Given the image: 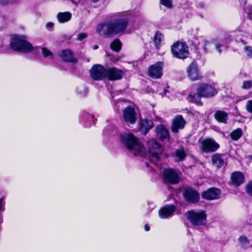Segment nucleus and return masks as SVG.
Returning a JSON list of instances; mask_svg holds the SVG:
<instances>
[{"instance_id": "1", "label": "nucleus", "mask_w": 252, "mask_h": 252, "mask_svg": "<svg viewBox=\"0 0 252 252\" xmlns=\"http://www.w3.org/2000/svg\"><path fill=\"white\" fill-rule=\"evenodd\" d=\"M127 25L128 21L126 18L117 19L99 24L96 28V32L105 38L112 37L123 32Z\"/></svg>"}, {"instance_id": "2", "label": "nucleus", "mask_w": 252, "mask_h": 252, "mask_svg": "<svg viewBox=\"0 0 252 252\" xmlns=\"http://www.w3.org/2000/svg\"><path fill=\"white\" fill-rule=\"evenodd\" d=\"M121 143L135 156L145 155V149L139 140L131 133H124L120 136Z\"/></svg>"}, {"instance_id": "3", "label": "nucleus", "mask_w": 252, "mask_h": 252, "mask_svg": "<svg viewBox=\"0 0 252 252\" xmlns=\"http://www.w3.org/2000/svg\"><path fill=\"white\" fill-rule=\"evenodd\" d=\"M10 45L13 50L23 53L31 52L33 50V47L27 40V37L24 35H13L11 37Z\"/></svg>"}, {"instance_id": "4", "label": "nucleus", "mask_w": 252, "mask_h": 252, "mask_svg": "<svg viewBox=\"0 0 252 252\" xmlns=\"http://www.w3.org/2000/svg\"><path fill=\"white\" fill-rule=\"evenodd\" d=\"M186 215L193 225L201 226L207 223V214L204 210H192L188 211Z\"/></svg>"}, {"instance_id": "5", "label": "nucleus", "mask_w": 252, "mask_h": 252, "mask_svg": "<svg viewBox=\"0 0 252 252\" xmlns=\"http://www.w3.org/2000/svg\"><path fill=\"white\" fill-rule=\"evenodd\" d=\"M147 148L151 156V160L155 164L160 160L162 148L155 139H151L147 142Z\"/></svg>"}, {"instance_id": "6", "label": "nucleus", "mask_w": 252, "mask_h": 252, "mask_svg": "<svg viewBox=\"0 0 252 252\" xmlns=\"http://www.w3.org/2000/svg\"><path fill=\"white\" fill-rule=\"evenodd\" d=\"M200 149L206 153H213L218 150L220 148V145L213 138H206L203 139H199Z\"/></svg>"}, {"instance_id": "7", "label": "nucleus", "mask_w": 252, "mask_h": 252, "mask_svg": "<svg viewBox=\"0 0 252 252\" xmlns=\"http://www.w3.org/2000/svg\"><path fill=\"white\" fill-rule=\"evenodd\" d=\"M171 52L173 56L179 59H185L189 56V47L183 42H177L171 47Z\"/></svg>"}, {"instance_id": "8", "label": "nucleus", "mask_w": 252, "mask_h": 252, "mask_svg": "<svg viewBox=\"0 0 252 252\" xmlns=\"http://www.w3.org/2000/svg\"><path fill=\"white\" fill-rule=\"evenodd\" d=\"M163 175L166 183L176 184L180 182L181 172L178 170L172 168H166L163 170Z\"/></svg>"}, {"instance_id": "9", "label": "nucleus", "mask_w": 252, "mask_h": 252, "mask_svg": "<svg viewBox=\"0 0 252 252\" xmlns=\"http://www.w3.org/2000/svg\"><path fill=\"white\" fill-rule=\"evenodd\" d=\"M197 93L198 95L205 98H210L216 95L218 92L213 86L206 84H202L197 88Z\"/></svg>"}, {"instance_id": "10", "label": "nucleus", "mask_w": 252, "mask_h": 252, "mask_svg": "<svg viewBox=\"0 0 252 252\" xmlns=\"http://www.w3.org/2000/svg\"><path fill=\"white\" fill-rule=\"evenodd\" d=\"M163 65L164 63L162 62H158L150 65L148 68V75L153 79L160 78L163 75Z\"/></svg>"}, {"instance_id": "11", "label": "nucleus", "mask_w": 252, "mask_h": 252, "mask_svg": "<svg viewBox=\"0 0 252 252\" xmlns=\"http://www.w3.org/2000/svg\"><path fill=\"white\" fill-rule=\"evenodd\" d=\"M106 70L101 65L95 64L90 70V75L94 80H100L106 77Z\"/></svg>"}, {"instance_id": "12", "label": "nucleus", "mask_w": 252, "mask_h": 252, "mask_svg": "<svg viewBox=\"0 0 252 252\" xmlns=\"http://www.w3.org/2000/svg\"><path fill=\"white\" fill-rule=\"evenodd\" d=\"M183 195L186 201L191 203H197L199 200V193L193 189L186 188L183 191Z\"/></svg>"}, {"instance_id": "13", "label": "nucleus", "mask_w": 252, "mask_h": 252, "mask_svg": "<svg viewBox=\"0 0 252 252\" xmlns=\"http://www.w3.org/2000/svg\"><path fill=\"white\" fill-rule=\"evenodd\" d=\"M125 121L128 125H132L136 121V114L135 109L132 106H128L125 108L123 112Z\"/></svg>"}, {"instance_id": "14", "label": "nucleus", "mask_w": 252, "mask_h": 252, "mask_svg": "<svg viewBox=\"0 0 252 252\" xmlns=\"http://www.w3.org/2000/svg\"><path fill=\"white\" fill-rule=\"evenodd\" d=\"M187 72L189 78L192 81L198 80L201 78L197 64L194 62L188 66Z\"/></svg>"}, {"instance_id": "15", "label": "nucleus", "mask_w": 252, "mask_h": 252, "mask_svg": "<svg viewBox=\"0 0 252 252\" xmlns=\"http://www.w3.org/2000/svg\"><path fill=\"white\" fill-rule=\"evenodd\" d=\"M124 75V72L117 68H109L106 70V77L111 81L120 80L123 78Z\"/></svg>"}, {"instance_id": "16", "label": "nucleus", "mask_w": 252, "mask_h": 252, "mask_svg": "<svg viewBox=\"0 0 252 252\" xmlns=\"http://www.w3.org/2000/svg\"><path fill=\"white\" fill-rule=\"evenodd\" d=\"M175 210L176 208L174 205L172 204L166 205L159 210V216L162 219H167L173 215Z\"/></svg>"}, {"instance_id": "17", "label": "nucleus", "mask_w": 252, "mask_h": 252, "mask_svg": "<svg viewBox=\"0 0 252 252\" xmlns=\"http://www.w3.org/2000/svg\"><path fill=\"white\" fill-rule=\"evenodd\" d=\"M186 124V121L181 115L177 116L173 120L171 129L174 133L178 132L179 129H183Z\"/></svg>"}, {"instance_id": "18", "label": "nucleus", "mask_w": 252, "mask_h": 252, "mask_svg": "<svg viewBox=\"0 0 252 252\" xmlns=\"http://www.w3.org/2000/svg\"><path fill=\"white\" fill-rule=\"evenodd\" d=\"M156 136L160 140L164 141L169 140V134L168 129L164 125H160L156 128Z\"/></svg>"}, {"instance_id": "19", "label": "nucleus", "mask_w": 252, "mask_h": 252, "mask_svg": "<svg viewBox=\"0 0 252 252\" xmlns=\"http://www.w3.org/2000/svg\"><path fill=\"white\" fill-rule=\"evenodd\" d=\"M220 190L216 188H210L204 191L202 194V197L207 200H214L220 197Z\"/></svg>"}, {"instance_id": "20", "label": "nucleus", "mask_w": 252, "mask_h": 252, "mask_svg": "<svg viewBox=\"0 0 252 252\" xmlns=\"http://www.w3.org/2000/svg\"><path fill=\"white\" fill-rule=\"evenodd\" d=\"M231 180L232 184L238 187L245 182V177L241 172L236 171L231 174Z\"/></svg>"}, {"instance_id": "21", "label": "nucleus", "mask_w": 252, "mask_h": 252, "mask_svg": "<svg viewBox=\"0 0 252 252\" xmlns=\"http://www.w3.org/2000/svg\"><path fill=\"white\" fill-rule=\"evenodd\" d=\"M60 57L64 62L76 63L77 60L73 57V54L69 49L62 50L60 53Z\"/></svg>"}, {"instance_id": "22", "label": "nucleus", "mask_w": 252, "mask_h": 252, "mask_svg": "<svg viewBox=\"0 0 252 252\" xmlns=\"http://www.w3.org/2000/svg\"><path fill=\"white\" fill-rule=\"evenodd\" d=\"M224 155L215 154L212 157V162L213 164L218 169L222 167L225 164V161L224 159Z\"/></svg>"}, {"instance_id": "23", "label": "nucleus", "mask_w": 252, "mask_h": 252, "mask_svg": "<svg viewBox=\"0 0 252 252\" xmlns=\"http://www.w3.org/2000/svg\"><path fill=\"white\" fill-rule=\"evenodd\" d=\"M214 118L217 122L223 124H227L228 119L227 113L221 110L216 111L214 114Z\"/></svg>"}, {"instance_id": "24", "label": "nucleus", "mask_w": 252, "mask_h": 252, "mask_svg": "<svg viewBox=\"0 0 252 252\" xmlns=\"http://www.w3.org/2000/svg\"><path fill=\"white\" fill-rule=\"evenodd\" d=\"M71 16V14L69 12H59L57 15V18L59 23H63L69 21Z\"/></svg>"}, {"instance_id": "25", "label": "nucleus", "mask_w": 252, "mask_h": 252, "mask_svg": "<svg viewBox=\"0 0 252 252\" xmlns=\"http://www.w3.org/2000/svg\"><path fill=\"white\" fill-rule=\"evenodd\" d=\"M173 156L176 161H180L184 160L187 156V154L183 148H180L175 150Z\"/></svg>"}, {"instance_id": "26", "label": "nucleus", "mask_w": 252, "mask_h": 252, "mask_svg": "<svg viewBox=\"0 0 252 252\" xmlns=\"http://www.w3.org/2000/svg\"><path fill=\"white\" fill-rule=\"evenodd\" d=\"M141 125V131H143L144 130H145V134H146L147 131H148L153 127V123L151 121L145 120L142 121Z\"/></svg>"}, {"instance_id": "27", "label": "nucleus", "mask_w": 252, "mask_h": 252, "mask_svg": "<svg viewBox=\"0 0 252 252\" xmlns=\"http://www.w3.org/2000/svg\"><path fill=\"white\" fill-rule=\"evenodd\" d=\"M163 35L159 32H157L154 37V41L157 49H159L161 45Z\"/></svg>"}, {"instance_id": "28", "label": "nucleus", "mask_w": 252, "mask_h": 252, "mask_svg": "<svg viewBox=\"0 0 252 252\" xmlns=\"http://www.w3.org/2000/svg\"><path fill=\"white\" fill-rule=\"evenodd\" d=\"M201 97L197 94L194 95L189 94L188 97V100L190 102L194 103L198 105H202V103L201 101Z\"/></svg>"}, {"instance_id": "29", "label": "nucleus", "mask_w": 252, "mask_h": 252, "mask_svg": "<svg viewBox=\"0 0 252 252\" xmlns=\"http://www.w3.org/2000/svg\"><path fill=\"white\" fill-rule=\"evenodd\" d=\"M238 242L242 248L246 249L250 243V240L245 235L241 236L238 239Z\"/></svg>"}, {"instance_id": "30", "label": "nucleus", "mask_w": 252, "mask_h": 252, "mask_svg": "<svg viewBox=\"0 0 252 252\" xmlns=\"http://www.w3.org/2000/svg\"><path fill=\"white\" fill-rule=\"evenodd\" d=\"M110 48L115 51L119 52L122 48V43L118 39H115L110 44Z\"/></svg>"}, {"instance_id": "31", "label": "nucleus", "mask_w": 252, "mask_h": 252, "mask_svg": "<svg viewBox=\"0 0 252 252\" xmlns=\"http://www.w3.org/2000/svg\"><path fill=\"white\" fill-rule=\"evenodd\" d=\"M243 134L242 130L241 128H238L232 131L230 133V137L233 140H238Z\"/></svg>"}, {"instance_id": "32", "label": "nucleus", "mask_w": 252, "mask_h": 252, "mask_svg": "<svg viewBox=\"0 0 252 252\" xmlns=\"http://www.w3.org/2000/svg\"><path fill=\"white\" fill-rule=\"evenodd\" d=\"M214 41L205 40L203 42V49L206 53H211L213 50L212 43Z\"/></svg>"}, {"instance_id": "33", "label": "nucleus", "mask_w": 252, "mask_h": 252, "mask_svg": "<svg viewBox=\"0 0 252 252\" xmlns=\"http://www.w3.org/2000/svg\"><path fill=\"white\" fill-rule=\"evenodd\" d=\"M41 50L42 55L44 58L48 59L52 58L53 54L51 51L44 47L42 48Z\"/></svg>"}, {"instance_id": "34", "label": "nucleus", "mask_w": 252, "mask_h": 252, "mask_svg": "<svg viewBox=\"0 0 252 252\" xmlns=\"http://www.w3.org/2000/svg\"><path fill=\"white\" fill-rule=\"evenodd\" d=\"M213 44L215 46L216 50L218 52V53L220 54L222 52V50L221 48L224 46L223 42L220 41V42H216L214 41Z\"/></svg>"}, {"instance_id": "35", "label": "nucleus", "mask_w": 252, "mask_h": 252, "mask_svg": "<svg viewBox=\"0 0 252 252\" xmlns=\"http://www.w3.org/2000/svg\"><path fill=\"white\" fill-rule=\"evenodd\" d=\"M244 51L248 57L252 58V47L250 46H246L244 48Z\"/></svg>"}, {"instance_id": "36", "label": "nucleus", "mask_w": 252, "mask_h": 252, "mask_svg": "<svg viewBox=\"0 0 252 252\" xmlns=\"http://www.w3.org/2000/svg\"><path fill=\"white\" fill-rule=\"evenodd\" d=\"M162 5L167 8H171L172 7V0H160Z\"/></svg>"}, {"instance_id": "37", "label": "nucleus", "mask_w": 252, "mask_h": 252, "mask_svg": "<svg viewBox=\"0 0 252 252\" xmlns=\"http://www.w3.org/2000/svg\"><path fill=\"white\" fill-rule=\"evenodd\" d=\"M252 88V81H245L243 82L242 88L244 89H249Z\"/></svg>"}, {"instance_id": "38", "label": "nucleus", "mask_w": 252, "mask_h": 252, "mask_svg": "<svg viewBox=\"0 0 252 252\" xmlns=\"http://www.w3.org/2000/svg\"><path fill=\"white\" fill-rule=\"evenodd\" d=\"M246 192L250 195L252 196V181L250 182L246 187Z\"/></svg>"}, {"instance_id": "39", "label": "nucleus", "mask_w": 252, "mask_h": 252, "mask_svg": "<svg viewBox=\"0 0 252 252\" xmlns=\"http://www.w3.org/2000/svg\"><path fill=\"white\" fill-rule=\"evenodd\" d=\"M88 34L86 33L82 32L78 34V35H77V40L81 41L83 39L86 38Z\"/></svg>"}, {"instance_id": "40", "label": "nucleus", "mask_w": 252, "mask_h": 252, "mask_svg": "<svg viewBox=\"0 0 252 252\" xmlns=\"http://www.w3.org/2000/svg\"><path fill=\"white\" fill-rule=\"evenodd\" d=\"M76 91L78 94L82 95H85L87 93V90L82 87H78L77 88Z\"/></svg>"}, {"instance_id": "41", "label": "nucleus", "mask_w": 252, "mask_h": 252, "mask_svg": "<svg viewBox=\"0 0 252 252\" xmlns=\"http://www.w3.org/2000/svg\"><path fill=\"white\" fill-rule=\"evenodd\" d=\"M5 202L3 197L0 198V213L4 210Z\"/></svg>"}, {"instance_id": "42", "label": "nucleus", "mask_w": 252, "mask_h": 252, "mask_svg": "<svg viewBox=\"0 0 252 252\" xmlns=\"http://www.w3.org/2000/svg\"><path fill=\"white\" fill-rule=\"evenodd\" d=\"M246 107L247 110L252 113V100H249L247 102Z\"/></svg>"}, {"instance_id": "43", "label": "nucleus", "mask_w": 252, "mask_h": 252, "mask_svg": "<svg viewBox=\"0 0 252 252\" xmlns=\"http://www.w3.org/2000/svg\"><path fill=\"white\" fill-rule=\"evenodd\" d=\"M54 24L53 22H49L46 24V28L49 31H51V29L54 27Z\"/></svg>"}, {"instance_id": "44", "label": "nucleus", "mask_w": 252, "mask_h": 252, "mask_svg": "<svg viewBox=\"0 0 252 252\" xmlns=\"http://www.w3.org/2000/svg\"><path fill=\"white\" fill-rule=\"evenodd\" d=\"M144 229L146 231H148L150 230V228L147 224H145L144 226Z\"/></svg>"}, {"instance_id": "45", "label": "nucleus", "mask_w": 252, "mask_h": 252, "mask_svg": "<svg viewBox=\"0 0 252 252\" xmlns=\"http://www.w3.org/2000/svg\"><path fill=\"white\" fill-rule=\"evenodd\" d=\"M98 48V46L97 45H95L93 47L94 50H96Z\"/></svg>"}, {"instance_id": "46", "label": "nucleus", "mask_w": 252, "mask_h": 252, "mask_svg": "<svg viewBox=\"0 0 252 252\" xmlns=\"http://www.w3.org/2000/svg\"><path fill=\"white\" fill-rule=\"evenodd\" d=\"M93 2H97L99 0H92Z\"/></svg>"}, {"instance_id": "47", "label": "nucleus", "mask_w": 252, "mask_h": 252, "mask_svg": "<svg viewBox=\"0 0 252 252\" xmlns=\"http://www.w3.org/2000/svg\"><path fill=\"white\" fill-rule=\"evenodd\" d=\"M242 42H243L244 44H246V42H245V41H243V40L242 41Z\"/></svg>"}, {"instance_id": "48", "label": "nucleus", "mask_w": 252, "mask_h": 252, "mask_svg": "<svg viewBox=\"0 0 252 252\" xmlns=\"http://www.w3.org/2000/svg\"><path fill=\"white\" fill-rule=\"evenodd\" d=\"M91 118H92V119H94V117H93V116H91Z\"/></svg>"}, {"instance_id": "49", "label": "nucleus", "mask_w": 252, "mask_h": 252, "mask_svg": "<svg viewBox=\"0 0 252 252\" xmlns=\"http://www.w3.org/2000/svg\"><path fill=\"white\" fill-rule=\"evenodd\" d=\"M251 10L252 11V6H251Z\"/></svg>"}]
</instances>
